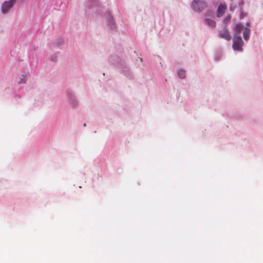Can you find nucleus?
Returning a JSON list of instances; mask_svg holds the SVG:
<instances>
[{"label": "nucleus", "mask_w": 263, "mask_h": 263, "mask_svg": "<svg viewBox=\"0 0 263 263\" xmlns=\"http://www.w3.org/2000/svg\"><path fill=\"white\" fill-rule=\"evenodd\" d=\"M206 7V3L203 1L195 0L192 3V7L196 11H201Z\"/></svg>", "instance_id": "nucleus-1"}, {"label": "nucleus", "mask_w": 263, "mask_h": 263, "mask_svg": "<svg viewBox=\"0 0 263 263\" xmlns=\"http://www.w3.org/2000/svg\"><path fill=\"white\" fill-rule=\"evenodd\" d=\"M233 48L235 50L241 51L243 45V41L240 36H234Z\"/></svg>", "instance_id": "nucleus-2"}, {"label": "nucleus", "mask_w": 263, "mask_h": 263, "mask_svg": "<svg viewBox=\"0 0 263 263\" xmlns=\"http://www.w3.org/2000/svg\"><path fill=\"white\" fill-rule=\"evenodd\" d=\"M16 0H10L4 3L2 6V11L3 13H6L15 3Z\"/></svg>", "instance_id": "nucleus-3"}, {"label": "nucleus", "mask_w": 263, "mask_h": 263, "mask_svg": "<svg viewBox=\"0 0 263 263\" xmlns=\"http://www.w3.org/2000/svg\"><path fill=\"white\" fill-rule=\"evenodd\" d=\"M219 36L221 38L224 39L226 40L230 41L231 39V36L230 32L228 29H224L219 32Z\"/></svg>", "instance_id": "nucleus-4"}, {"label": "nucleus", "mask_w": 263, "mask_h": 263, "mask_svg": "<svg viewBox=\"0 0 263 263\" xmlns=\"http://www.w3.org/2000/svg\"><path fill=\"white\" fill-rule=\"evenodd\" d=\"M227 9V6L225 4H221L218 7L217 11V16L220 17L223 15Z\"/></svg>", "instance_id": "nucleus-5"}, {"label": "nucleus", "mask_w": 263, "mask_h": 263, "mask_svg": "<svg viewBox=\"0 0 263 263\" xmlns=\"http://www.w3.org/2000/svg\"><path fill=\"white\" fill-rule=\"evenodd\" d=\"M243 26L241 24H236L234 27L235 34L234 36H240L241 31Z\"/></svg>", "instance_id": "nucleus-6"}, {"label": "nucleus", "mask_w": 263, "mask_h": 263, "mask_svg": "<svg viewBox=\"0 0 263 263\" xmlns=\"http://www.w3.org/2000/svg\"><path fill=\"white\" fill-rule=\"evenodd\" d=\"M250 30L249 28H245L243 32V36L245 40H248L250 36Z\"/></svg>", "instance_id": "nucleus-7"}, {"label": "nucleus", "mask_w": 263, "mask_h": 263, "mask_svg": "<svg viewBox=\"0 0 263 263\" xmlns=\"http://www.w3.org/2000/svg\"><path fill=\"white\" fill-rule=\"evenodd\" d=\"M205 23L209 25L210 27H214L216 23L215 21L210 18H206L204 21Z\"/></svg>", "instance_id": "nucleus-8"}, {"label": "nucleus", "mask_w": 263, "mask_h": 263, "mask_svg": "<svg viewBox=\"0 0 263 263\" xmlns=\"http://www.w3.org/2000/svg\"><path fill=\"white\" fill-rule=\"evenodd\" d=\"M178 74L179 77L181 79H183L185 77V71H184L183 70H179L178 72Z\"/></svg>", "instance_id": "nucleus-9"}, {"label": "nucleus", "mask_w": 263, "mask_h": 263, "mask_svg": "<svg viewBox=\"0 0 263 263\" xmlns=\"http://www.w3.org/2000/svg\"><path fill=\"white\" fill-rule=\"evenodd\" d=\"M230 20H231V15H229L226 17V18H224V20L223 21V22L226 24H227L228 23H229L230 22Z\"/></svg>", "instance_id": "nucleus-10"}, {"label": "nucleus", "mask_w": 263, "mask_h": 263, "mask_svg": "<svg viewBox=\"0 0 263 263\" xmlns=\"http://www.w3.org/2000/svg\"><path fill=\"white\" fill-rule=\"evenodd\" d=\"M113 26H114V24L111 23V24L110 25V28H112Z\"/></svg>", "instance_id": "nucleus-11"}, {"label": "nucleus", "mask_w": 263, "mask_h": 263, "mask_svg": "<svg viewBox=\"0 0 263 263\" xmlns=\"http://www.w3.org/2000/svg\"><path fill=\"white\" fill-rule=\"evenodd\" d=\"M86 126V123H84V126Z\"/></svg>", "instance_id": "nucleus-12"}]
</instances>
